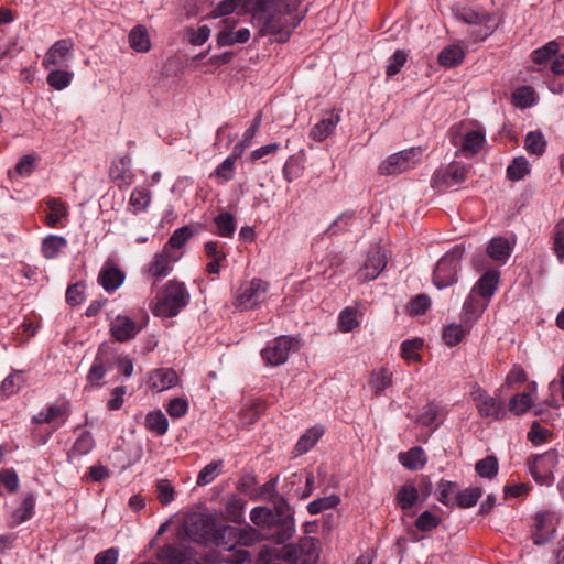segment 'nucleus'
Segmentation results:
<instances>
[{
	"label": "nucleus",
	"mask_w": 564,
	"mask_h": 564,
	"mask_svg": "<svg viewBox=\"0 0 564 564\" xmlns=\"http://www.w3.org/2000/svg\"><path fill=\"white\" fill-rule=\"evenodd\" d=\"M189 292L183 282L167 281L153 300L151 311L155 316L174 317L189 303Z\"/></svg>",
	"instance_id": "1"
},
{
	"label": "nucleus",
	"mask_w": 564,
	"mask_h": 564,
	"mask_svg": "<svg viewBox=\"0 0 564 564\" xmlns=\"http://www.w3.org/2000/svg\"><path fill=\"white\" fill-rule=\"evenodd\" d=\"M235 527L220 525L218 528L213 523V529L208 542L223 547L220 552V561L229 564H243L250 561V554L242 549H235Z\"/></svg>",
	"instance_id": "2"
},
{
	"label": "nucleus",
	"mask_w": 564,
	"mask_h": 564,
	"mask_svg": "<svg viewBox=\"0 0 564 564\" xmlns=\"http://www.w3.org/2000/svg\"><path fill=\"white\" fill-rule=\"evenodd\" d=\"M465 252L463 245H456L436 263L433 272V283L437 289L453 285L457 281L460 260Z\"/></svg>",
	"instance_id": "3"
},
{
	"label": "nucleus",
	"mask_w": 564,
	"mask_h": 564,
	"mask_svg": "<svg viewBox=\"0 0 564 564\" xmlns=\"http://www.w3.org/2000/svg\"><path fill=\"white\" fill-rule=\"evenodd\" d=\"M272 501V511L276 523V531L272 533V539L275 543L283 544L292 538L295 531L293 511L286 500L280 495H274Z\"/></svg>",
	"instance_id": "4"
},
{
	"label": "nucleus",
	"mask_w": 564,
	"mask_h": 564,
	"mask_svg": "<svg viewBox=\"0 0 564 564\" xmlns=\"http://www.w3.org/2000/svg\"><path fill=\"white\" fill-rule=\"evenodd\" d=\"M449 139L453 145L458 147L457 153L470 158L478 153L485 143V132L480 129H465L463 123L455 124L449 130Z\"/></svg>",
	"instance_id": "5"
},
{
	"label": "nucleus",
	"mask_w": 564,
	"mask_h": 564,
	"mask_svg": "<svg viewBox=\"0 0 564 564\" xmlns=\"http://www.w3.org/2000/svg\"><path fill=\"white\" fill-rule=\"evenodd\" d=\"M268 290L269 283L262 279L246 281L237 290L234 305L240 311L252 310L264 300Z\"/></svg>",
	"instance_id": "6"
},
{
	"label": "nucleus",
	"mask_w": 564,
	"mask_h": 564,
	"mask_svg": "<svg viewBox=\"0 0 564 564\" xmlns=\"http://www.w3.org/2000/svg\"><path fill=\"white\" fill-rule=\"evenodd\" d=\"M302 18L289 13L270 14L264 18L262 31L274 36L279 43L286 42L294 29L300 24Z\"/></svg>",
	"instance_id": "7"
},
{
	"label": "nucleus",
	"mask_w": 564,
	"mask_h": 564,
	"mask_svg": "<svg viewBox=\"0 0 564 564\" xmlns=\"http://www.w3.org/2000/svg\"><path fill=\"white\" fill-rule=\"evenodd\" d=\"M470 395L476 405L478 414L481 417L498 421L506 416L503 402L489 395L488 392L478 384L473 387Z\"/></svg>",
	"instance_id": "8"
},
{
	"label": "nucleus",
	"mask_w": 564,
	"mask_h": 564,
	"mask_svg": "<svg viewBox=\"0 0 564 564\" xmlns=\"http://www.w3.org/2000/svg\"><path fill=\"white\" fill-rule=\"evenodd\" d=\"M115 366V351L106 343L101 344L97 350L96 357L88 370L86 380L94 388L101 387V380L108 370Z\"/></svg>",
	"instance_id": "9"
},
{
	"label": "nucleus",
	"mask_w": 564,
	"mask_h": 564,
	"mask_svg": "<svg viewBox=\"0 0 564 564\" xmlns=\"http://www.w3.org/2000/svg\"><path fill=\"white\" fill-rule=\"evenodd\" d=\"M529 471L540 485H550L554 480L553 470L557 465V454L554 451L531 457L528 460Z\"/></svg>",
	"instance_id": "10"
},
{
	"label": "nucleus",
	"mask_w": 564,
	"mask_h": 564,
	"mask_svg": "<svg viewBox=\"0 0 564 564\" xmlns=\"http://www.w3.org/2000/svg\"><path fill=\"white\" fill-rule=\"evenodd\" d=\"M421 155L420 148H411L408 150L400 151L398 153L388 156L379 166V172L382 175H394L400 174L411 169L416 156Z\"/></svg>",
	"instance_id": "11"
},
{
	"label": "nucleus",
	"mask_w": 564,
	"mask_h": 564,
	"mask_svg": "<svg viewBox=\"0 0 564 564\" xmlns=\"http://www.w3.org/2000/svg\"><path fill=\"white\" fill-rule=\"evenodd\" d=\"M183 256L181 251H169L162 248L161 251L156 252L151 262L148 264V274L154 279V284L160 280L167 276L172 270L173 264L176 263Z\"/></svg>",
	"instance_id": "12"
},
{
	"label": "nucleus",
	"mask_w": 564,
	"mask_h": 564,
	"mask_svg": "<svg viewBox=\"0 0 564 564\" xmlns=\"http://www.w3.org/2000/svg\"><path fill=\"white\" fill-rule=\"evenodd\" d=\"M296 340L290 336H280L274 341L262 349L263 359L271 366H280L284 364L291 349L295 347Z\"/></svg>",
	"instance_id": "13"
},
{
	"label": "nucleus",
	"mask_w": 564,
	"mask_h": 564,
	"mask_svg": "<svg viewBox=\"0 0 564 564\" xmlns=\"http://www.w3.org/2000/svg\"><path fill=\"white\" fill-rule=\"evenodd\" d=\"M535 524L532 532V540L535 545H543L550 542L556 532L557 517L552 512H539L535 514Z\"/></svg>",
	"instance_id": "14"
},
{
	"label": "nucleus",
	"mask_w": 564,
	"mask_h": 564,
	"mask_svg": "<svg viewBox=\"0 0 564 564\" xmlns=\"http://www.w3.org/2000/svg\"><path fill=\"white\" fill-rule=\"evenodd\" d=\"M467 174V166L457 162H452L445 170L437 171L433 175V185L436 187L459 185L465 182Z\"/></svg>",
	"instance_id": "15"
},
{
	"label": "nucleus",
	"mask_w": 564,
	"mask_h": 564,
	"mask_svg": "<svg viewBox=\"0 0 564 564\" xmlns=\"http://www.w3.org/2000/svg\"><path fill=\"white\" fill-rule=\"evenodd\" d=\"M212 529L213 521L203 514H194L185 522L186 535L197 543H207Z\"/></svg>",
	"instance_id": "16"
},
{
	"label": "nucleus",
	"mask_w": 564,
	"mask_h": 564,
	"mask_svg": "<svg viewBox=\"0 0 564 564\" xmlns=\"http://www.w3.org/2000/svg\"><path fill=\"white\" fill-rule=\"evenodd\" d=\"M74 41L69 37L56 41L46 52L43 58V66L48 69L51 66L62 65L72 56Z\"/></svg>",
	"instance_id": "17"
},
{
	"label": "nucleus",
	"mask_w": 564,
	"mask_h": 564,
	"mask_svg": "<svg viewBox=\"0 0 564 564\" xmlns=\"http://www.w3.org/2000/svg\"><path fill=\"white\" fill-rule=\"evenodd\" d=\"M387 265L386 256L379 250H371L368 253L364 267L358 271V279L360 281L375 280Z\"/></svg>",
	"instance_id": "18"
},
{
	"label": "nucleus",
	"mask_w": 564,
	"mask_h": 564,
	"mask_svg": "<svg viewBox=\"0 0 564 564\" xmlns=\"http://www.w3.org/2000/svg\"><path fill=\"white\" fill-rule=\"evenodd\" d=\"M488 302L479 299L476 294L471 293L467 296L463 304L460 319L464 324L474 325L476 321L481 316L484 311L487 308Z\"/></svg>",
	"instance_id": "19"
},
{
	"label": "nucleus",
	"mask_w": 564,
	"mask_h": 564,
	"mask_svg": "<svg viewBox=\"0 0 564 564\" xmlns=\"http://www.w3.org/2000/svg\"><path fill=\"white\" fill-rule=\"evenodd\" d=\"M339 121L340 113L338 111H332L327 117H324L312 127L308 133L310 138L316 142L325 141L334 133Z\"/></svg>",
	"instance_id": "20"
},
{
	"label": "nucleus",
	"mask_w": 564,
	"mask_h": 564,
	"mask_svg": "<svg viewBox=\"0 0 564 564\" xmlns=\"http://www.w3.org/2000/svg\"><path fill=\"white\" fill-rule=\"evenodd\" d=\"M110 332L111 335L118 341L123 343L134 338L135 335L139 333V327L137 326L135 322L130 317L124 315H118L111 322Z\"/></svg>",
	"instance_id": "21"
},
{
	"label": "nucleus",
	"mask_w": 564,
	"mask_h": 564,
	"mask_svg": "<svg viewBox=\"0 0 564 564\" xmlns=\"http://www.w3.org/2000/svg\"><path fill=\"white\" fill-rule=\"evenodd\" d=\"M499 283V273L497 271L485 272L471 289V293L489 302L495 294Z\"/></svg>",
	"instance_id": "22"
},
{
	"label": "nucleus",
	"mask_w": 564,
	"mask_h": 564,
	"mask_svg": "<svg viewBox=\"0 0 564 564\" xmlns=\"http://www.w3.org/2000/svg\"><path fill=\"white\" fill-rule=\"evenodd\" d=\"M178 376L171 368H161L151 372L150 386L158 391L167 390L177 384Z\"/></svg>",
	"instance_id": "23"
},
{
	"label": "nucleus",
	"mask_w": 564,
	"mask_h": 564,
	"mask_svg": "<svg viewBox=\"0 0 564 564\" xmlns=\"http://www.w3.org/2000/svg\"><path fill=\"white\" fill-rule=\"evenodd\" d=\"M123 281L124 273L117 267H104L98 275L99 284L109 293L119 289Z\"/></svg>",
	"instance_id": "24"
},
{
	"label": "nucleus",
	"mask_w": 564,
	"mask_h": 564,
	"mask_svg": "<svg viewBox=\"0 0 564 564\" xmlns=\"http://www.w3.org/2000/svg\"><path fill=\"white\" fill-rule=\"evenodd\" d=\"M512 251V246L505 237L492 238L487 246V254L495 261L505 263Z\"/></svg>",
	"instance_id": "25"
},
{
	"label": "nucleus",
	"mask_w": 564,
	"mask_h": 564,
	"mask_svg": "<svg viewBox=\"0 0 564 564\" xmlns=\"http://www.w3.org/2000/svg\"><path fill=\"white\" fill-rule=\"evenodd\" d=\"M235 23L230 25H226L218 34H217V44L218 46H228L234 45L236 43H246L250 39V31L247 28L239 29L237 32H234L232 29Z\"/></svg>",
	"instance_id": "26"
},
{
	"label": "nucleus",
	"mask_w": 564,
	"mask_h": 564,
	"mask_svg": "<svg viewBox=\"0 0 564 564\" xmlns=\"http://www.w3.org/2000/svg\"><path fill=\"white\" fill-rule=\"evenodd\" d=\"M398 458L399 462L410 470L423 468L427 460L424 451L419 446L412 447L408 452H401Z\"/></svg>",
	"instance_id": "27"
},
{
	"label": "nucleus",
	"mask_w": 564,
	"mask_h": 564,
	"mask_svg": "<svg viewBox=\"0 0 564 564\" xmlns=\"http://www.w3.org/2000/svg\"><path fill=\"white\" fill-rule=\"evenodd\" d=\"M470 325L464 323H452L449 325L444 326L442 336L447 346L454 347L458 345L467 336V334L470 332Z\"/></svg>",
	"instance_id": "28"
},
{
	"label": "nucleus",
	"mask_w": 564,
	"mask_h": 564,
	"mask_svg": "<svg viewBox=\"0 0 564 564\" xmlns=\"http://www.w3.org/2000/svg\"><path fill=\"white\" fill-rule=\"evenodd\" d=\"M129 44L132 50L140 53H145L151 48V42L143 25L134 26L129 33Z\"/></svg>",
	"instance_id": "29"
},
{
	"label": "nucleus",
	"mask_w": 564,
	"mask_h": 564,
	"mask_svg": "<svg viewBox=\"0 0 564 564\" xmlns=\"http://www.w3.org/2000/svg\"><path fill=\"white\" fill-rule=\"evenodd\" d=\"M465 57L464 50L458 45H449L443 48L438 54V63L444 67H455L459 65Z\"/></svg>",
	"instance_id": "30"
},
{
	"label": "nucleus",
	"mask_w": 564,
	"mask_h": 564,
	"mask_svg": "<svg viewBox=\"0 0 564 564\" xmlns=\"http://www.w3.org/2000/svg\"><path fill=\"white\" fill-rule=\"evenodd\" d=\"M68 417V408L67 405H50L45 411H41L37 413L33 421L37 424L42 423H52L57 419H62V422H65Z\"/></svg>",
	"instance_id": "31"
},
{
	"label": "nucleus",
	"mask_w": 564,
	"mask_h": 564,
	"mask_svg": "<svg viewBox=\"0 0 564 564\" xmlns=\"http://www.w3.org/2000/svg\"><path fill=\"white\" fill-rule=\"evenodd\" d=\"M235 549L237 546H253L261 540L260 533L252 527L247 525L245 528L235 527Z\"/></svg>",
	"instance_id": "32"
},
{
	"label": "nucleus",
	"mask_w": 564,
	"mask_h": 564,
	"mask_svg": "<svg viewBox=\"0 0 564 564\" xmlns=\"http://www.w3.org/2000/svg\"><path fill=\"white\" fill-rule=\"evenodd\" d=\"M280 0H246V9L253 12L260 19L274 14Z\"/></svg>",
	"instance_id": "33"
},
{
	"label": "nucleus",
	"mask_w": 564,
	"mask_h": 564,
	"mask_svg": "<svg viewBox=\"0 0 564 564\" xmlns=\"http://www.w3.org/2000/svg\"><path fill=\"white\" fill-rule=\"evenodd\" d=\"M531 171L529 161L523 156H517L507 167V177L512 181L523 180Z\"/></svg>",
	"instance_id": "34"
},
{
	"label": "nucleus",
	"mask_w": 564,
	"mask_h": 564,
	"mask_svg": "<svg viewBox=\"0 0 564 564\" xmlns=\"http://www.w3.org/2000/svg\"><path fill=\"white\" fill-rule=\"evenodd\" d=\"M67 246V240L57 235H50L42 242V253L46 259H54Z\"/></svg>",
	"instance_id": "35"
},
{
	"label": "nucleus",
	"mask_w": 564,
	"mask_h": 564,
	"mask_svg": "<svg viewBox=\"0 0 564 564\" xmlns=\"http://www.w3.org/2000/svg\"><path fill=\"white\" fill-rule=\"evenodd\" d=\"M145 427L156 435H164L169 429V421L161 411L149 412L144 421Z\"/></svg>",
	"instance_id": "36"
},
{
	"label": "nucleus",
	"mask_w": 564,
	"mask_h": 564,
	"mask_svg": "<svg viewBox=\"0 0 564 564\" xmlns=\"http://www.w3.org/2000/svg\"><path fill=\"white\" fill-rule=\"evenodd\" d=\"M250 520L258 527H270L276 531L275 516L272 509L254 507L250 512Z\"/></svg>",
	"instance_id": "37"
},
{
	"label": "nucleus",
	"mask_w": 564,
	"mask_h": 564,
	"mask_svg": "<svg viewBox=\"0 0 564 564\" xmlns=\"http://www.w3.org/2000/svg\"><path fill=\"white\" fill-rule=\"evenodd\" d=\"M458 18L467 24H484L490 32L495 28L492 15L484 11L466 10L460 12Z\"/></svg>",
	"instance_id": "38"
},
{
	"label": "nucleus",
	"mask_w": 564,
	"mask_h": 564,
	"mask_svg": "<svg viewBox=\"0 0 564 564\" xmlns=\"http://www.w3.org/2000/svg\"><path fill=\"white\" fill-rule=\"evenodd\" d=\"M560 51V44L556 40H552L543 46L534 50L531 53V59L539 65L545 64L551 61Z\"/></svg>",
	"instance_id": "39"
},
{
	"label": "nucleus",
	"mask_w": 564,
	"mask_h": 564,
	"mask_svg": "<svg viewBox=\"0 0 564 564\" xmlns=\"http://www.w3.org/2000/svg\"><path fill=\"white\" fill-rule=\"evenodd\" d=\"M324 430L321 426H314L307 430L297 441L295 449L299 454L308 452L323 435Z\"/></svg>",
	"instance_id": "40"
},
{
	"label": "nucleus",
	"mask_w": 564,
	"mask_h": 564,
	"mask_svg": "<svg viewBox=\"0 0 564 564\" xmlns=\"http://www.w3.org/2000/svg\"><path fill=\"white\" fill-rule=\"evenodd\" d=\"M192 236L193 230L189 226L177 228L171 235L163 248L167 249L169 251H180V249L185 246Z\"/></svg>",
	"instance_id": "41"
},
{
	"label": "nucleus",
	"mask_w": 564,
	"mask_h": 564,
	"mask_svg": "<svg viewBox=\"0 0 564 564\" xmlns=\"http://www.w3.org/2000/svg\"><path fill=\"white\" fill-rule=\"evenodd\" d=\"M475 470L478 476L487 479H492L497 476L499 470V463L496 456L489 455L475 465Z\"/></svg>",
	"instance_id": "42"
},
{
	"label": "nucleus",
	"mask_w": 564,
	"mask_h": 564,
	"mask_svg": "<svg viewBox=\"0 0 564 564\" xmlns=\"http://www.w3.org/2000/svg\"><path fill=\"white\" fill-rule=\"evenodd\" d=\"M524 149L535 155H542L546 149V140L541 131H530L524 139Z\"/></svg>",
	"instance_id": "43"
},
{
	"label": "nucleus",
	"mask_w": 564,
	"mask_h": 564,
	"mask_svg": "<svg viewBox=\"0 0 564 564\" xmlns=\"http://www.w3.org/2000/svg\"><path fill=\"white\" fill-rule=\"evenodd\" d=\"M395 499L399 507L403 510H406L412 508L417 501L419 491L413 485L405 484L399 489Z\"/></svg>",
	"instance_id": "44"
},
{
	"label": "nucleus",
	"mask_w": 564,
	"mask_h": 564,
	"mask_svg": "<svg viewBox=\"0 0 564 564\" xmlns=\"http://www.w3.org/2000/svg\"><path fill=\"white\" fill-rule=\"evenodd\" d=\"M151 203V192L144 187H137L132 191L129 205L133 208V213L138 214L147 209Z\"/></svg>",
	"instance_id": "45"
},
{
	"label": "nucleus",
	"mask_w": 564,
	"mask_h": 564,
	"mask_svg": "<svg viewBox=\"0 0 564 564\" xmlns=\"http://www.w3.org/2000/svg\"><path fill=\"white\" fill-rule=\"evenodd\" d=\"M215 224L217 227V234L224 238H230L236 231V220L235 217L228 213L223 212L215 218Z\"/></svg>",
	"instance_id": "46"
},
{
	"label": "nucleus",
	"mask_w": 564,
	"mask_h": 564,
	"mask_svg": "<svg viewBox=\"0 0 564 564\" xmlns=\"http://www.w3.org/2000/svg\"><path fill=\"white\" fill-rule=\"evenodd\" d=\"M392 383V373L386 369L381 368L371 373L369 384L376 394L381 393Z\"/></svg>",
	"instance_id": "47"
},
{
	"label": "nucleus",
	"mask_w": 564,
	"mask_h": 564,
	"mask_svg": "<svg viewBox=\"0 0 564 564\" xmlns=\"http://www.w3.org/2000/svg\"><path fill=\"white\" fill-rule=\"evenodd\" d=\"M23 383V373L21 371H14L4 378L1 383L0 391L2 395L11 397L20 390Z\"/></svg>",
	"instance_id": "48"
},
{
	"label": "nucleus",
	"mask_w": 564,
	"mask_h": 564,
	"mask_svg": "<svg viewBox=\"0 0 564 564\" xmlns=\"http://www.w3.org/2000/svg\"><path fill=\"white\" fill-rule=\"evenodd\" d=\"M533 403L532 397L528 392L517 393L509 401V410L514 415H522L529 409H531Z\"/></svg>",
	"instance_id": "49"
},
{
	"label": "nucleus",
	"mask_w": 564,
	"mask_h": 564,
	"mask_svg": "<svg viewBox=\"0 0 564 564\" xmlns=\"http://www.w3.org/2000/svg\"><path fill=\"white\" fill-rule=\"evenodd\" d=\"M46 204L50 209V214L45 217V224L50 227H55L67 214L66 207L56 198L48 199Z\"/></svg>",
	"instance_id": "50"
},
{
	"label": "nucleus",
	"mask_w": 564,
	"mask_h": 564,
	"mask_svg": "<svg viewBox=\"0 0 564 564\" xmlns=\"http://www.w3.org/2000/svg\"><path fill=\"white\" fill-rule=\"evenodd\" d=\"M481 495L482 490L480 487H471L462 490L456 495L457 506L464 509L471 508L477 503Z\"/></svg>",
	"instance_id": "51"
},
{
	"label": "nucleus",
	"mask_w": 564,
	"mask_h": 564,
	"mask_svg": "<svg viewBox=\"0 0 564 564\" xmlns=\"http://www.w3.org/2000/svg\"><path fill=\"white\" fill-rule=\"evenodd\" d=\"M223 460H214L207 464L198 474L196 484L206 486L210 484L219 474L223 467Z\"/></svg>",
	"instance_id": "52"
},
{
	"label": "nucleus",
	"mask_w": 564,
	"mask_h": 564,
	"mask_svg": "<svg viewBox=\"0 0 564 564\" xmlns=\"http://www.w3.org/2000/svg\"><path fill=\"white\" fill-rule=\"evenodd\" d=\"M95 446V441L90 434V432H83L82 435L75 441L69 456H83L93 451Z\"/></svg>",
	"instance_id": "53"
},
{
	"label": "nucleus",
	"mask_w": 564,
	"mask_h": 564,
	"mask_svg": "<svg viewBox=\"0 0 564 564\" xmlns=\"http://www.w3.org/2000/svg\"><path fill=\"white\" fill-rule=\"evenodd\" d=\"M73 76L72 72L55 69L48 73L46 80L52 88L62 90L70 84Z\"/></svg>",
	"instance_id": "54"
},
{
	"label": "nucleus",
	"mask_w": 564,
	"mask_h": 564,
	"mask_svg": "<svg viewBox=\"0 0 564 564\" xmlns=\"http://www.w3.org/2000/svg\"><path fill=\"white\" fill-rule=\"evenodd\" d=\"M158 558L163 564H182L184 562V553L172 544H166L160 549Z\"/></svg>",
	"instance_id": "55"
},
{
	"label": "nucleus",
	"mask_w": 564,
	"mask_h": 564,
	"mask_svg": "<svg viewBox=\"0 0 564 564\" xmlns=\"http://www.w3.org/2000/svg\"><path fill=\"white\" fill-rule=\"evenodd\" d=\"M339 502L340 498L337 495L318 498L308 503L307 511L311 514H317L324 510L335 508L337 505H339Z\"/></svg>",
	"instance_id": "56"
},
{
	"label": "nucleus",
	"mask_w": 564,
	"mask_h": 564,
	"mask_svg": "<svg viewBox=\"0 0 564 564\" xmlns=\"http://www.w3.org/2000/svg\"><path fill=\"white\" fill-rule=\"evenodd\" d=\"M513 104L519 108L531 107L534 102V90L530 86H521L512 93Z\"/></svg>",
	"instance_id": "57"
},
{
	"label": "nucleus",
	"mask_w": 564,
	"mask_h": 564,
	"mask_svg": "<svg viewBox=\"0 0 564 564\" xmlns=\"http://www.w3.org/2000/svg\"><path fill=\"white\" fill-rule=\"evenodd\" d=\"M423 341L422 339H412V340H404L401 344V356L406 361H414L417 362L421 360V355L419 350L422 348Z\"/></svg>",
	"instance_id": "58"
},
{
	"label": "nucleus",
	"mask_w": 564,
	"mask_h": 564,
	"mask_svg": "<svg viewBox=\"0 0 564 564\" xmlns=\"http://www.w3.org/2000/svg\"><path fill=\"white\" fill-rule=\"evenodd\" d=\"M35 499L32 494L24 497L21 507L13 512V518L17 523H21L30 519L33 514Z\"/></svg>",
	"instance_id": "59"
},
{
	"label": "nucleus",
	"mask_w": 564,
	"mask_h": 564,
	"mask_svg": "<svg viewBox=\"0 0 564 564\" xmlns=\"http://www.w3.org/2000/svg\"><path fill=\"white\" fill-rule=\"evenodd\" d=\"M156 497L162 506L170 505L175 498V490L170 480L160 479L156 482Z\"/></svg>",
	"instance_id": "60"
},
{
	"label": "nucleus",
	"mask_w": 564,
	"mask_h": 564,
	"mask_svg": "<svg viewBox=\"0 0 564 564\" xmlns=\"http://www.w3.org/2000/svg\"><path fill=\"white\" fill-rule=\"evenodd\" d=\"M300 553L305 555L304 562L315 563L318 558L317 541L314 538H305L300 541Z\"/></svg>",
	"instance_id": "61"
},
{
	"label": "nucleus",
	"mask_w": 564,
	"mask_h": 564,
	"mask_svg": "<svg viewBox=\"0 0 564 564\" xmlns=\"http://www.w3.org/2000/svg\"><path fill=\"white\" fill-rule=\"evenodd\" d=\"M357 311L352 307H346L341 311L338 317V326L341 332H351L355 327L358 326V322L356 318Z\"/></svg>",
	"instance_id": "62"
},
{
	"label": "nucleus",
	"mask_w": 564,
	"mask_h": 564,
	"mask_svg": "<svg viewBox=\"0 0 564 564\" xmlns=\"http://www.w3.org/2000/svg\"><path fill=\"white\" fill-rule=\"evenodd\" d=\"M408 59V53L402 50H398L390 57L389 63L387 65L386 74L388 77H392L397 75L401 68L404 66Z\"/></svg>",
	"instance_id": "63"
},
{
	"label": "nucleus",
	"mask_w": 564,
	"mask_h": 564,
	"mask_svg": "<svg viewBox=\"0 0 564 564\" xmlns=\"http://www.w3.org/2000/svg\"><path fill=\"white\" fill-rule=\"evenodd\" d=\"M441 519L431 511H423L415 520V527L421 531H431L437 528Z\"/></svg>",
	"instance_id": "64"
}]
</instances>
